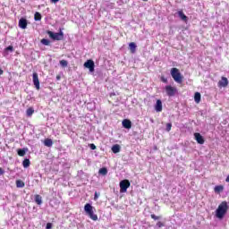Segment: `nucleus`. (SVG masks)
<instances>
[{
    "label": "nucleus",
    "mask_w": 229,
    "mask_h": 229,
    "mask_svg": "<svg viewBox=\"0 0 229 229\" xmlns=\"http://www.w3.org/2000/svg\"><path fill=\"white\" fill-rule=\"evenodd\" d=\"M47 35L52 38L53 40H64V32L60 31L57 33H54L51 30L47 31Z\"/></svg>",
    "instance_id": "20e7f679"
},
{
    "label": "nucleus",
    "mask_w": 229,
    "mask_h": 229,
    "mask_svg": "<svg viewBox=\"0 0 229 229\" xmlns=\"http://www.w3.org/2000/svg\"><path fill=\"white\" fill-rule=\"evenodd\" d=\"M165 90L166 92V95L169 96V98H173V96H175L176 92H178V89H176V88L171 85L165 86Z\"/></svg>",
    "instance_id": "423d86ee"
},
{
    "label": "nucleus",
    "mask_w": 229,
    "mask_h": 229,
    "mask_svg": "<svg viewBox=\"0 0 229 229\" xmlns=\"http://www.w3.org/2000/svg\"><path fill=\"white\" fill-rule=\"evenodd\" d=\"M35 202L37 205H42V197L38 194L35 195Z\"/></svg>",
    "instance_id": "5701e85b"
},
{
    "label": "nucleus",
    "mask_w": 229,
    "mask_h": 229,
    "mask_svg": "<svg viewBox=\"0 0 229 229\" xmlns=\"http://www.w3.org/2000/svg\"><path fill=\"white\" fill-rule=\"evenodd\" d=\"M112 151L114 154H117L121 151V146L119 144H115L112 147Z\"/></svg>",
    "instance_id": "a211bd4d"
},
{
    "label": "nucleus",
    "mask_w": 229,
    "mask_h": 229,
    "mask_svg": "<svg viewBox=\"0 0 229 229\" xmlns=\"http://www.w3.org/2000/svg\"><path fill=\"white\" fill-rule=\"evenodd\" d=\"M26 151H28V148H19L17 150V154L19 157H24V155H26Z\"/></svg>",
    "instance_id": "aec40b11"
},
{
    "label": "nucleus",
    "mask_w": 229,
    "mask_h": 229,
    "mask_svg": "<svg viewBox=\"0 0 229 229\" xmlns=\"http://www.w3.org/2000/svg\"><path fill=\"white\" fill-rule=\"evenodd\" d=\"M44 144L47 148H51V146H53V140L47 138L44 140Z\"/></svg>",
    "instance_id": "6ab92c4d"
},
{
    "label": "nucleus",
    "mask_w": 229,
    "mask_h": 229,
    "mask_svg": "<svg viewBox=\"0 0 229 229\" xmlns=\"http://www.w3.org/2000/svg\"><path fill=\"white\" fill-rule=\"evenodd\" d=\"M32 80H33V84L35 85V88L37 90H40V81L38 80V73L34 72L32 74Z\"/></svg>",
    "instance_id": "6e6552de"
},
{
    "label": "nucleus",
    "mask_w": 229,
    "mask_h": 229,
    "mask_svg": "<svg viewBox=\"0 0 229 229\" xmlns=\"http://www.w3.org/2000/svg\"><path fill=\"white\" fill-rule=\"evenodd\" d=\"M4 174V170L3 168L0 167V176Z\"/></svg>",
    "instance_id": "c9c22d12"
},
{
    "label": "nucleus",
    "mask_w": 229,
    "mask_h": 229,
    "mask_svg": "<svg viewBox=\"0 0 229 229\" xmlns=\"http://www.w3.org/2000/svg\"><path fill=\"white\" fill-rule=\"evenodd\" d=\"M214 191L216 194H221V192H223V191H225V186L224 185H216V186H215Z\"/></svg>",
    "instance_id": "2eb2a0df"
},
{
    "label": "nucleus",
    "mask_w": 229,
    "mask_h": 229,
    "mask_svg": "<svg viewBox=\"0 0 229 229\" xmlns=\"http://www.w3.org/2000/svg\"><path fill=\"white\" fill-rule=\"evenodd\" d=\"M98 173L99 174H103V176H106L108 174V169L106 167L100 168Z\"/></svg>",
    "instance_id": "b1692460"
},
{
    "label": "nucleus",
    "mask_w": 229,
    "mask_h": 229,
    "mask_svg": "<svg viewBox=\"0 0 229 229\" xmlns=\"http://www.w3.org/2000/svg\"><path fill=\"white\" fill-rule=\"evenodd\" d=\"M130 185L131 183L128 179L123 180L120 182V192H127L128 189H130Z\"/></svg>",
    "instance_id": "39448f33"
},
{
    "label": "nucleus",
    "mask_w": 229,
    "mask_h": 229,
    "mask_svg": "<svg viewBox=\"0 0 229 229\" xmlns=\"http://www.w3.org/2000/svg\"><path fill=\"white\" fill-rule=\"evenodd\" d=\"M60 65H62L63 67H67V65H69V63L66 60H61L60 61Z\"/></svg>",
    "instance_id": "cd10ccee"
},
{
    "label": "nucleus",
    "mask_w": 229,
    "mask_h": 229,
    "mask_svg": "<svg viewBox=\"0 0 229 229\" xmlns=\"http://www.w3.org/2000/svg\"><path fill=\"white\" fill-rule=\"evenodd\" d=\"M22 165L25 169H27V167H30V165H31V162L30 161L29 158H26L23 160Z\"/></svg>",
    "instance_id": "412c9836"
},
{
    "label": "nucleus",
    "mask_w": 229,
    "mask_h": 229,
    "mask_svg": "<svg viewBox=\"0 0 229 229\" xmlns=\"http://www.w3.org/2000/svg\"><path fill=\"white\" fill-rule=\"evenodd\" d=\"M218 87L220 89L228 87V78L221 77V80L218 81Z\"/></svg>",
    "instance_id": "1a4fd4ad"
},
{
    "label": "nucleus",
    "mask_w": 229,
    "mask_h": 229,
    "mask_svg": "<svg viewBox=\"0 0 229 229\" xmlns=\"http://www.w3.org/2000/svg\"><path fill=\"white\" fill-rule=\"evenodd\" d=\"M171 128H173L172 123H166V131H171Z\"/></svg>",
    "instance_id": "2f4dec72"
},
{
    "label": "nucleus",
    "mask_w": 229,
    "mask_h": 229,
    "mask_svg": "<svg viewBox=\"0 0 229 229\" xmlns=\"http://www.w3.org/2000/svg\"><path fill=\"white\" fill-rule=\"evenodd\" d=\"M4 72L3 69L0 68V76L3 75Z\"/></svg>",
    "instance_id": "58836bf2"
},
{
    "label": "nucleus",
    "mask_w": 229,
    "mask_h": 229,
    "mask_svg": "<svg viewBox=\"0 0 229 229\" xmlns=\"http://www.w3.org/2000/svg\"><path fill=\"white\" fill-rule=\"evenodd\" d=\"M41 44H43V46H49L51 44V41H49V39L43 38L41 39Z\"/></svg>",
    "instance_id": "bb28decb"
},
{
    "label": "nucleus",
    "mask_w": 229,
    "mask_h": 229,
    "mask_svg": "<svg viewBox=\"0 0 229 229\" xmlns=\"http://www.w3.org/2000/svg\"><path fill=\"white\" fill-rule=\"evenodd\" d=\"M171 76L174 80V81H176V83H182L183 76H182V73L180 72V70L178 68L171 69Z\"/></svg>",
    "instance_id": "f03ea898"
},
{
    "label": "nucleus",
    "mask_w": 229,
    "mask_h": 229,
    "mask_svg": "<svg viewBox=\"0 0 229 229\" xmlns=\"http://www.w3.org/2000/svg\"><path fill=\"white\" fill-rule=\"evenodd\" d=\"M157 228H164V226H165V224L159 221L157 223Z\"/></svg>",
    "instance_id": "c756f323"
},
{
    "label": "nucleus",
    "mask_w": 229,
    "mask_h": 229,
    "mask_svg": "<svg viewBox=\"0 0 229 229\" xmlns=\"http://www.w3.org/2000/svg\"><path fill=\"white\" fill-rule=\"evenodd\" d=\"M98 198H99V196L98 195V191L95 192V197H94V199H98Z\"/></svg>",
    "instance_id": "e433bc0d"
},
{
    "label": "nucleus",
    "mask_w": 229,
    "mask_h": 229,
    "mask_svg": "<svg viewBox=\"0 0 229 229\" xmlns=\"http://www.w3.org/2000/svg\"><path fill=\"white\" fill-rule=\"evenodd\" d=\"M142 1H145V2H146V1H148V0H142Z\"/></svg>",
    "instance_id": "79ce46f5"
},
{
    "label": "nucleus",
    "mask_w": 229,
    "mask_h": 229,
    "mask_svg": "<svg viewBox=\"0 0 229 229\" xmlns=\"http://www.w3.org/2000/svg\"><path fill=\"white\" fill-rule=\"evenodd\" d=\"M129 49L132 54H134L137 51V45L135 44V42H131L129 44Z\"/></svg>",
    "instance_id": "dca6fc26"
},
{
    "label": "nucleus",
    "mask_w": 229,
    "mask_h": 229,
    "mask_svg": "<svg viewBox=\"0 0 229 229\" xmlns=\"http://www.w3.org/2000/svg\"><path fill=\"white\" fill-rule=\"evenodd\" d=\"M19 27L21 28V30H26V28H28V20L24 18L20 19Z\"/></svg>",
    "instance_id": "9b49d317"
},
{
    "label": "nucleus",
    "mask_w": 229,
    "mask_h": 229,
    "mask_svg": "<svg viewBox=\"0 0 229 229\" xmlns=\"http://www.w3.org/2000/svg\"><path fill=\"white\" fill-rule=\"evenodd\" d=\"M84 67L86 69H89V72H94V68L96 67V64L92 61V59H89L87 62L84 63Z\"/></svg>",
    "instance_id": "0eeeda50"
},
{
    "label": "nucleus",
    "mask_w": 229,
    "mask_h": 229,
    "mask_svg": "<svg viewBox=\"0 0 229 229\" xmlns=\"http://www.w3.org/2000/svg\"><path fill=\"white\" fill-rule=\"evenodd\" d=\"M4 51H10L11 53H13V46H9L7 47L4 48Z\"/></svg>",
    "instance_id": "7c9ffc66"
},
{
    "label": "nucleus",
    "mask_w": 229,
    "mask_h": 229,
    "mask_svg": "<svg viewBox=\"0 0 229 229\" xmlns=\"http://www.w3.org/2000/svg\"><path fill=\"white\" fill-rule=\"evenodd\" d=\"M34 20L35 21H42V14L40 13L36 12L34 14Z\"/></svg>",
    "instance_id": "393cba45"
},
{
    "label": "nucleus",
    "mask_w": 229,
    "mask_h": 229,
    "mask_svg": "<svg viewBox=\"0 0 229 229\" xmlns=\"http://www.w3.org/2000/svg\"><path fill=\"white\" fill-rule=\"evenodd\" d=\"M123 128H126L127 130H130L131 128V121L129 119H124L122 123Z\"/></svg>",
    "instance_id": "f8f14e48"
},
{
    "label": "nucleus",
    "mask_w": 229,
    "mask_h": 229,
    "mask_svg": "<svg viewBox=\"0 0 229 229\" xmlns=\"http://www.w3.org/2000/svg\"><path fill=\"white\" fill-rule=\"evenodd\" d=\"M24 182L21 181V180H17L16 181V187H18L19 189H22V187H24Z\"/></svg>",
    "instance_id": "a878e982"
},
{
    "label": "nucleus",
    "mask_w": 229,
    "mask_h": 229,
    "mask_svg": "<svg viewBox=\"0 0 229 229\" xmlns=\"http://www.w3.org/2000/svg\"><path fill=\"white\" fill-rule=\"evenodd\" d=\"M89 148H90V149H92V150L96 149V146L94 145V143H91V144L89 145Z\"/></svg>",
    "instance_id": "f704fd0d"
},
{
    "label": "nucleus",
    "mask_w": 229,
    "mask_h": 229,
    "mask_svg": "<svg viewBox=\"0 0 229 229\" xmlns=\"http://www.w3.org/2000/svg\"><path fill=\"white\" fill-rule=\"evenodd\" d=\"M84 210L86 214L89 216V217L92 219V221H98V215L94 214L92 205H90L89 203H87L84 206Z\"/></svg>",
    "instance_id": "7ed1b4c3"
},
{
    "label": "nucleus",
    "mask_w": 229,
    "mask_h": 229,
    "mask_svg": "<svg viewBox=\"0 0 229 229\" xmlns=\"http://www.w3.org/2000/svg\"><path fill=\"white\" fill-rule=\"evenodd\" d=\"M150 217H151V219H154V221H158V219H161L162 216L152 214V215H150Z\"/></svg>",
    "instance_id": "c85d7f7f"
},
{
    "label": "nucleus",
    "mask_w": 229,
    "mask_h": 229,
    "mask_svg": "<svg viewBox=\"0 0 229 229\" xmlns=\"http://www.w3.org/2000/svg\"><path fill=\"white\" fill-rule=\"evenodd\" d=\"M228 212V202L223 201L219 204L218 208L216 210V216L218 219H223Z\"/></svg>",
    "instance_id": "f257e3e1"
},
{
    "label": "nucleus",
    "mask_w": 229,
    "mask_h": 229,
    "mask_svg": "<svg viewBox=\"0 0 229 229\" xmlns=\"http://www.w3.org/2000/svg\"><path fill=\"white\" fill-rule=\"evenodd\" d=\"M26 114L28 117H31V115L35 114V109H33V107H29L26 111Z\"/></svg>",
    "instance_id": "4be33fe9"
},
{
    "label": "nucleus",
    "mask_w": 229,
    "mask_h": 229,
    "mask_svg": "<svg viewBox=\"0 0 229 229\" xmlns=\"http://www.w3.org/2000/svg\"><path fill=\"white\" fill-rule=\"evenodd\" d=\"M194 137L198 144H205V139L199 134V132H195Z\"/></svg>",
    "instance_id": "9d476101"
},
{
    "label": "nucleus",
    "mask_w": 229,
    "mask_h": 229,
    "mask_svg": "<svg viewBox=\"0 0 229 229\" xmlns=\"http://www.w3.org/2000/svg\"><path fill=\"white\" fill-rule=\"evenodd\" d=\"M53 228V224L47 223V229H52Z\"/></svg>",
    "instance_id": "72a5a7b5"
},
{
    "label": "nucleus",
    "mask_w": 229,
    "mask_h": 229,
    "mask_svg": "<svg viewBox=\"0 0 229 229\" xmlns=\"http://www.w3.org/2000/svg\"><path fill=\"white\" fill-rule=\"evenodd\" d=\"M161 81L163 83H167V78L164 77V76H161Z\"/></svg>",
    "instance_id": "473e14b6"
},
{
    "label": "nucleus",
    "mask_w": 229,
    "mask_h": 229,
    "mask_svg": "<svg viewBox=\"0 0 229 229\" xmlns=\"http://www.w3.org/2000/svg\"><path fill=\"white\" fill-rule=\"evenodd\" d=\"M178 15L180 17V19L182 21H183V22H187V21H189V18L187 17V15H185V13H183V11L181 10V11H178Z\"/></svg>",
    "instance_id": "ddd939ff"
},
{
    "label": "nucleus",
    "mask_w": 229,
    "mask_h": 229,
    "mask_svg": "<svg viewBox=\"0 0 229 229\" xmlns=\"http://www.w3.org/2000/svg\"><path fill=\"white\" fill-rule=\"evenodd\" d=\"M225 182H226L227 183H229V174H228V176L226 177Z\"/></svg>",
    "instance_id": "ea45409f"
},
{
    "label": "nucleus",
    "mask_w": 229,
    "mask_h": 229,
    "mask_svg": "<svg viewBox=\"0 0 229 229\" xmlns=\"http://www.w3.org/2000/svg\"><path fill=\"white\" fill-rule=\"evenodd\" d=\"M60 0H51V3H58Z\"/></svg>",
    "instance_id": "a19ab883"
},
{
    "label": "nucleus",
    "mask_w": 229,
    "mask_h": 229,
    "mask_svg": "<svg viewBox=\"0 0 229 229\" xmlns=\"http://www.w3.org/2000/svg\"><path fill=\"white\" fill-rule=\"evenodd\" d=\"M56 80H57V81H60V80H62V76L56 75Z\"/></svg>",
    "instance_id": "4c0bfd02"
},
{
    "label": "nucleus",
    "mask_w": 229,
    "mask_h": 229,
    "mask_svg": "<svg viewBox=\"0 0 229 229\" xmlns=\"http://www.w3.org/2000/svg\"><path fill=\"white\" fill-rule=\"evenodd\" d=\"M194 101L195 103H200L201 102V93L200 92H196L194 95Z\"/></svg>",
    "instance_id": "f3484780"
},
{
    "label": "nucleus",
    "mask_w": 229,
    "mask_h": 229,
    "mask_svg": "<svg viewBox=\"0 0 229 229\" xmlns=\"http://www.w3.org/2000/svg\"><path fill=\"white\" fill-rule=\"evenodd\" d=\"M155 110L156 112H162V100L157 99V103L155 105Z\"/></svg>",
    "instance_id": "4468645a"
}]
</instances>
